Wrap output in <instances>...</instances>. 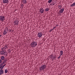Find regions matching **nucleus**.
Wrapping results in <instances>:
<instances>
[{"instance_id": "f257e3e1", "label": "nucleus", "mask_w": 75, "mask_h": 75, "mask_svg": "<svg viewBox=\"0 0 75 75\" xmlns=\"http://www.w3.org/2000/svg\"><path fill=\"white\" fill-rule=\"evenodd\" d=\"M37 42L33 41L31 42L30 46L31 47H33V48H34L35 47L37 46Z\"/></svg>"}, {"instance_id": "f03ea898", "label": "nucleus", "mask_w": 75, "mask_h": 75, "mask_svg": "<svg viewBox=\"0 0 75 75\" xmlns=\"http://www.w3.org/2000/svg\"><path fill=\"white\" fill-rule=\"evenodd\" d=\"M47 66L45 64H42V65L40 67V71H44L45 69L46 68Z\"/></svg>"}, {"instance_id": "7ed1b4c3", "label": "nucleus", "mask_w": 75, "mask_h": 75, "mask_svg": "<svg viewBox=\"0 0 75 75\" xmlns=\"http://www.w3.org/2000/svg\"><path fill=\"white\" fill-rule=\"evenodd\" d=\"M49 56L50 57V58L51 59H52V61H53L54 59H55V60L56 59V58H57V56H56V55L54 56L52 54H51Z\"/></svg>"}, {"instance_id": "20e7f679", "label": "nucleus", "mask_w": 75, "mask_h": 75, "mask_svg": "<svg viewBox=\"0 0 75 75\" xmlns=\"http://www.w3.org/2000/svg\"><path fill=\"white\" fill-rule=\"evenodd\" d=\"M5 20V17H4V16L3 15L0 16V21H1L3 22Z\"/></svg>"}, {"instance_id": "39448f33", "label": "nucleus", "mask_w": 75, "mask_h": 75, "mask_svg": "<svg viewBox=\"0 0 75 75\" xmlns=\"http://www.w3.org/2000/svg\"><path fill=\"white\" fill-rule=\"evenodd\" d=\"M44 10H45V9H43V8H40V9L39 12H40V13H41V14H42V13H44Z\"/></svg>"}, {"instance_id": "423d86ee", "label": "nucleus", "mask_w": 75, "mask_h": 75, "mask_svg": "<svg viewBox=\"0 0 75 75\" xmlns=\"http://www.w3.org/2000/svg\"><path fill=\"white\" fill-rule=\"evenodd\" d=\"M38 37H39V38H41V37L42 36V33L41 32L39 33L38 34Z\"/></svg>"}, {"instance_id": "0eeeda50", "label": "nucleus", "mask_w": 75, "mask_h": 75, "mask_svg": "<svg viewBox=\"0 0 75 75\" xmlns=\"http://www.w3.org/2000/svg\"><path fill=\"white\" fill-rule=\"evenodd\" d=\"M14 24H15V25H18V21L17 20H15L14 21Z\"/></svg>"}, {"instance_id": "6e6552de", "label": "nucleus", "mask_w": 75, "mask_h": 75, "mask_svg": "<svg viewBox=\"0 0 75 75\" xmlns=\"http://www.w3.org/2000/svg\"><path fill=\"white\" fill-rule=\"evenodd\" d=\"M8 0H3V3H6L7 4H8Z\"/></svg>"}, {"instance_id": "1a4fd4ad", "label": "nucleus", "mask_w": 75, "mask_h": 75, "mask_svg": "<svg viewBox=\"0 0 75 75\" xmlns=\"http://www.w3.org/2000/svg\"><path fill=\"white\" fill-rule=\"evenodd\" d=\"M64 11V8H62L60 10L59 12L60 13H63Z\"/></svg>"}, {"instance_id": "9d476101", "label": "nucleus", "mask_w": 75, "mask_h": 75, "mask_svg": "<svg viewBox=\"0 0 75 75\" xmlns=\"http://www.w3.org/2000/svg\"><path fill=\"white\" fill-rule=\"evenodd\" d=\"M1 54H2V55H4L5 56L6 55V54H5V52H4V51L3 50H2L1 51Z\"/></svg>"}, {"instance_id": "9b49d317", "label": "nucleus", "mask_w": 75, "mask_h": 75, "mask_svg": "<svg viewBox=\"0 0 75 75\" xmlns=\"http://www.w3.org/2000/svg\"><path fill=\"white\" fill-rule=\"evenodd\" d=\"M22 2L23 4H25L26 3H27V2L26 0H23Z\"/></svg>"}, {"instance_id": "f8f14e48", "label": "nucleus", "mask_w": 75, "mask_h": 75, "mask_svg": "<svg viewBox=\"0 0 75 75\" xmlns=\"http://www.w3.org/2000/svg\"><path fill=\"white\" fill-rule=\"evenodd\" d=\"M8 28H6L5 29V30H4V31H5L6 32H7V33H8Z\"/></svg>"}, {"instance_id": "ddd939ff", "label": "nucleus", "mask_w": 75, "mask_h": 75, "mask_svg": "<svg viewBox=\"0 0 75 75\" xmlns=\"http://www.w3.org/2000/svg\"><path fill=\"white\" fill-rule=\"evenodd\" d=\"M1 60H4L5 58V57H4V56H1Z\"/></svg>"}, {"instance_id": "4468645a", "label": "nucleus", "mask_w": 75, "mask_h": 75, "mask_svg": "<svg viewBox=\"0 0 75 75\" xmlns=\"http://www.w3.org/2000/svg\"><path fill=\"white\" fill-rule=\"evenodd\" d=\"M75 6V2L70 5V7H73Z\"/></svg>"}, {"instance_id": "2eb2a0df", "label": "nucleus", "mask_w": 75, "mask_h": 75, "mask_svg": "<svg viewBox=\"0 0 75 75\" xmlns=\"http://www.w3.org/2000/svg\"><path fill=\"white\" fill-rule=\"evenodd\" d=\"M3 73H4V71L3 70H0V74H2Z\"/></svg>"}, {"instance_id": "dca6fc26", "label": "nucleus", "mask_w": 75, "mask_h": 75, "mask_svg": "<svg viewBox=\"0 0 75 75\" xmlns=\"http://www.w3.org/2000/svg\"><path fill=\"white\" fill-rule=\"evenodd\" d=\"M1 50L2 51H4V52L6 51V49H4V48H1Z\"/></svg>"}, {"instance_id": "f3484780", "label": "nucleus", "mask_w": 75, "mask_h": 75, "mask_svg": "<svg viewBox=\"0 0 75 75\" xmlns=\"http://www.w3.org/2000/svg\"><path fill=\"white\" fill-rule=\"evenodd\" d=\"M63 54V51L62 50H61L60 51V55H62V54Z\"/></svg>"}, {"instance_id": "a211bd4d", "label": "nucleus", "mask_w": 75, "mask_h": 75, "mask_svg": "<svg viewBox=\"0 0 75 75\" xmlns=\"http://www.w3.org/2000/svg\"><path fill=\"white\" fill-rule=\"evenodd\" d=\"M4 62H6H6L7 61V59H4Z\"/></svg>"}, {"instance_id": "6ab92c4d", "label": "nucleus", "mask_w": 75, "mask_h": 75, "mask_svg": "<svg viewBox=\"0 0 75 75\" xmlns=\"http://www.w3.org/2000/svg\"><path fill=\"white\" fill-rule=\"evenodd\" d=\"M8 32H6L4 31V32L3 33V34L4 35H6L7 33Z\"/></svg>"}, {"instance_id": "aec40b11", "label": "nucleus", "mask_w": 75, "mask_h": 75, "mask_svg": "<svg viewBox=\"0 0 75 75\" xmlns=\"http://www.w3.org/2000/svg\"><path fill=\"white\" fill-rule=\"evenodd\" d=\"M59 7H60L59 8V9H61V8L62 7V6L60 5H58V8H59Z\"/></svg>"}, {"instance_id": "412c9836", "label": "nucleus", "mask_w": 75, "mask_h": 75, "mask_svg": "<svg viewBox=\"0 0 75 75\" xmlns=\"http://www.w3.org/2000/svg\"><path fill=\"white\" fill-rule=\"evenodd\" d=\"M4 52H5V54L6 57V56H7V54H8L7 52H6L5 51Z\"/></svg>"}, {"instance_id": "4be33fe9", "label": "nucleus", "mask_w": 75, "mask_h": 75, "mask_svg": "<svg viewBox=\"0 0 75 75\" xmlns=\"http://www.w3.org/2000/svg\"><path fill=\"white\" fill-rule=\"evenodd\" d=\"M49 10V8H46L45 9V11H48Z\"/></svg>"}, {"instance_id": "5701e85b", "label": "nucleus", "mask_w": 75, "mask_h": 75, "mask_svg": "<svg viewBox=\"0 0 75 75\" xmlns=\"http://www.w3.org/2000/svg\"><path fill=\"white\" fill-rule=\"evenodd\" d=\"M52 0H49L48 1V2L49 3H51V2H52Z\"/></svg>"}, {"instance_id": "b1692460", "label": "nucleus", "mask_w": 75, "mask_h": 75, "mask_svg": "<svg viewBox=\"0 0 75 75\" xmlns=\"http://www.w3.org/2000/svg\"><path fill=\"white\" fill-rule=\"evenodd\" d=\"M5 73H7V72H8V71L7 70V69H6L5 70Z\"/></svg>"}, {"instance_id": "393cba45", "label": "nucleus", "mask_w": 75, "mask_h": 75, "mask_svg": "<svg viewBox=\"0 0 75 75\" xmlns=\"http://www.w3.org/2000/svg\"><path fill=\"white\" fill-rule=\"evenodd\" d=\"M21 8H23V7H24V5L23 4H22L21 5Z\"/></svg>"}, {"instance_id": "a878e982", "label": "nucleus", "mask_w": 75, "mask_h": 75, "mask_svg": "<svg viewBox=\"0 0 75 75\" xmlns=\"http://www.w3.org/2000/svg\"><path fill=\"white\" fill-rule=\"evenodd\" d=\"M3 64L2 63H1V64H0V66L3 67Z\"/></svg>"}, {"instance_id": "bb28decb", "label": "nucleus", "mask_w": 75, "mask_h": 75, "mask_svg": "<svg viewBox=\"0 0 75 75\" xmlns=\"http://www.w3.org/2000/svg\"><path fill=\"white\" fill-rule=\"evenodd\" d=\"M5 47H6V48H8V45H5Z\"/></svg>"}, {"instance_id": "cd10ccee", "label": "nucleus", "mask_w": 75, "mask_h": 75, "mask_svg": "<svg viewBox=\"0 0 75 75\" xmlns=\"http://www.w3.org/2000/svg\"><path fill=\"white\" fill-rule=\"evenodd\" d=\"M8 50L9 51L8 53L11 52V50H10V49H8Z\"/></svg>"}, {"instance_id": "c85d7f7f", "label": "nucleus", "mask_w": 75, "mask_h": 75, "mask_svg": "<svg viewBox=\"0 0 75 75\" xmlns=\"http://www.w3.org/2000/svg\"><path fill=\"white\" fill-rule=\"evenodd\" d=\"M2 62V60L1 59H0V64H1Z\"/></svg>"}, {"instance_id": "c756f323", "label": "nucleus", "mask_w": 75, "mask_h": 75, "mask_svg": "<svg viewBox=\"0 0 75 75\" xmlns=\"http://www.w3.org/2000/svg\"><path fill=\"white\" fill-rule=\"evenodd\" d=\"M3 68H4V67L2 66V67H1V69L0 70H3L2 69H3Z\"/></svg>"}, {"instance_id": "7c9ffc66", "label": "nucleus", "mask_w": 75, "mask_h": 75, "mask_svg": "<svg viewBox=\"0 0 75 75\" xmlns=\"http://www.w3.org/2000/svg\"><path fill=\"white\" fill-rule=\"evenodd\" d=\"M56 26H55L52 29L53 30L54 29H55V28H56Z\"/></svg>"}, {"instance_id": "2f4dec72", "label": "nucleus", "mask_w": 75, "mask_h": 75, "mask_svg": "<svg viewBox=\"0 0 75 75\" xmlns=\"http://www.w3.org/2000/svg\"><path fill=\"white\" fill-rule=\"evenodd\" d=\"M53 30V29H51L50 30L49 32H51Z\"/></svg>"}, {"instance_id": "473e14b6", "label": "nucleus", "mask_w": 75, "mask_h": 75, "mask_svg": "<svg viewBox=\"0 0 75 75\" xmlns=\"http://www.w3.org/2000/svg\"><path fill=\"white\" fill-rule=\"evenodd\" d=\"M5 63H6V62H4V61H3V62L2 63L3 64H4Z\"/></svg>"}, {"instance_id": "72a5a7b5", "label": "nucleus", "mask_w": 75, "mask_h": 75, "mask_svg": "<svg viewBox=\"0 0 75 75\" xmlns=\"http://www.w3.org/2000/svg\"><path fill=\"white\" fill-rule=\"evenodd\" d=\"M9 31L10 32H11V30L10 29H9Z\"/></svg>"}, {"instance_id": "f704fd0d", "label": "nucleus", "mask_w": 75, "mask_h": 75, "mask_svg": "<svg viewBox=\"0 0 75 75\" xmlns=\"http://www.w3.org/2000/svg\"><path fill=\"white\" fill-rule=\"evenodd\" d=\"M6 65V64H5L4 65H3L2 67L4 68V67L5 66V65Z\"/></svg>"}, {"instance_id": "c9c22d12", "label": "nucleus", "mask_w": 75, "mask_h": 75, "mask_svg": "<svg viewBox=\"0 0 75 75\" xmlns=\"http://www.w3.org/2000/svg\"><path fill=\"white\" fill-rule=\"evenodd\" d=\"M55 4H54V2L52 3V6H54V5H55Z\"/></svg>"}, {"instance_id": "e433bc0d", "label": "nucleus", "mask_w": 75, "mask_h": 75, "mask_svg": "<svg viewBox=\"0 0 75 75\" xmlns=\"http://www.w3.org/2000/svg\"><path fill=\"white\" fill-rule=\"evenodd\" d=\"M58 24H57L56 25V27H58Z\"/></svg>"}, {"instance_id": "4c0bfd02", "label": "nucleus", "mask_w": 75, "mask_h": 75, "mask_svg": "<svg viewBox=\"0 0 75 75\" xmlns=\"http://www.w3.org/2000/svg\"><path fill=\"white\" fill-rule=\"evenodd\" d=\"M1 67H2V66H0V69H1Z\"/></svg>"}, {"instance_id": "58836bf2", "label": "nucleus", "mask_w": 75, "mask_h": 75, "mask_svg": "<svg viewBox=\"0 0 75 75\" xmlns=\"http://www.w3.org/2000/svg\"><path fill=\"white\" fill-rule=\"evenodd\" d=\"M58 59H59V58H60V57H59L57 58Z\"/></svg>"}, {"instance_id": "ea45409f", "label": "nucleus", "mask_w": 75, "mask_h": 75, "mask_svg": "<svg viewBox=\"0 0 75 75\" xmlns=\"http://www.w3.org/2000/svg\"><path fill=\"white\" fill-rule=\"evenodd\" d=\"M61 55H60L59 56V57L60 58H61Z\"/></svg>"}, {"instance_id": "a19ab883", "label": "nucleus", "mask_w": 75, "mask_h": 75, "mask_svg": "<svg viewBox=\"0 0 75 75\" xmlns=\"http://www.w3.org/2000/svg\"><path fill=\"white\" fill-rule=\"evenodd\" d=\"M50 5H52V4H50Z\"/></svg>"}, {"instance_id": "79ce46f5", "label": "nucleus", "mask_w": 75, "mask_h": 75, "mask_svg": "<svg viewBox=\"0 0 75 75\" xmlns=\"http://www.w3.org/2000/svg\"><path fill=\"white\" fill-rule=\"evenodd\" d=\"M1 36H2L1 35H0V37H1Z\"/></svg>"}, {"instance_id": "37998d69", "label": "nucleus", "mask_w": 75, "mask_h": 75, "mask_svg": "<svg viewBox=\"0 0 75 75\" xmlns=\"http://www.w3.org/2000/svg\"><path fill=\"white\" fill-rule=\"evenodd\" d=\"M4 48H4H5V47H4L3 48Z\"/></svg>"}, {"instance_id": "c03bdc74", "label": "nucleus", "mask_w": 75, "mask_h": 75, "mask_svg": "<svg viewBox=\"0 0 75 75\" xmlns=\"http://www.w3.org/2000/svg\"><path fill=\"white\" fill-rule=\"evenodd\" d=\"M6 48H5V50L6 49Z\"/></svg>"}, {"instance_id": "a18cd8bd", "label": "nucleus", "mask_w": 75, "mask_h": 75, "mask_svg": "<svg viewBox=\"0 0 75 75\" xmlns=\"http://www.w3.org/2000/svg\"><path fill=\"white\" fill-rule=\"evenodd\" d=\"M1 74L0 73V75H1Z\"/></svg>"}, {"instance_id": "49530a36", "label": "nucleus", "mask_w": 75, "mask_h": 75, "mask_svg": "<svg viewBox=\"0 0 75 75\" xmlns=\"http://www.w3.org/2000/svg\"><path fill=\"white\" fill-rule=\"evenodd\" d=\"M54 4H55V2Z\"/></svg>"}]
</instances>
